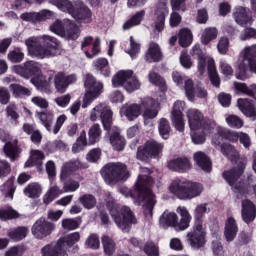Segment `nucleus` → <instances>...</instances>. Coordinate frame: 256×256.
<instances>
[{"mask_svg":"<svg viewBox=\"0 0 256 256\" xmlns=\"http://www.w3.org/2000/svg\"><path fill=\"white\" fill-rule=\"evenodd\" d=\"M151 170L148 168H140V174L135 183L134 192L123 186L120 188V193L124 197H132L139 205L142 206L145 217H153V209L157 203L155 194L151 192L149 187L153 185V179L149 177Z\"/></svg>","mask_w":256,"mask_h":256,"instance_id":"obj_1","label":"nucleus"},{"mask_svg":"<svg viewBox=\"0 0 256 256\" xmlns=\"http://www.w3.org/2000/svg\"><path fill=\"white\" fill-rule=\"evenodd\" d=\"M25 45L28 49V55L36 59H49L59 53L57 39L49 35L30 37L25 40Z\"/></svg>","mask_w":256,"mask_h":256,"instance_id":"obj_2","label":"nucleus"},{"mask_svg":"<svg viewBox=\"0 0 256 256\" xmlns=\"http://www.w3.org/2000/svg\"><path fill=\"white\" fill-rule=\"evenodd\" d=\"M41 67L39 62L30 60L23 65L14 66L12 71L20 75V77H24V79L32 77L30 80L32 85L41 93H51V80L41 73Z\"/></svg>","mask_w":256,"mask_h":256,"instance_id":"obj_3","label":"nucleus"},{"mask_svg":"<svg viewBox=\"0 0 256 256\" xmlns=\"http://www.w3.org/2000/svg\"><path fill=\"white\" fill-rule=\"evenodd\" d=\"M205 213L207 204H198L194 210V225L186 236L192 249H201L207 243V226L203 223Z\"/></svg>","mask_w":256,"mask_h":256,"instance_id":"obj_4","label":"nucleus"},{"mask_svg":"<svg viewBox=\"0 0 256 256\" xmlns=\"http://www.w3.org/2000/svg\"><path fill=\"white\" fill-rule=\"evenodd\" d=\"M168 191L172 193L177 199L181 201H191L201 197L205 188L203 184L199 182H193L191 180L176 178L172 180L168 187Z\"/></svg>","mask_w":256,"mask_h":256,"instance_id":"obj_5","label":"nucleus"},{"mask_svg":"<svg viewBox=\"0 0 256 256\" xmlns=\"http://www.w3.org/2000/svg\"><path fill=\"white\" fill-rule=\"evenodd\" d=\"M191 55L197 59V69L199 74L203 75V73H205V71L208 69V74L212 85H214V87H219L221 81L219 80L215 60L207 55V53L201 49V45L199 44H195L192 47Z\"/></svg>","mask_w":256,"mask_h":256,"instance_id":"obj_6","label":"nucleus"},{"mask_svg":"<svg viewBox=\"0 0 256 256\" xmlns=\"http://www.w3.org/2000/svg\"><path fill=\"white\" fill-rule=\"evenodd\" d=\"M108 199H106L107 208L110 211L112 218L114 219L117 227L122 231H125L137 223V218L131 211V208L123 206L120 210L117 208V204L111 198V193H108Z\"/></svg>","mask_w":256,"mask_h":256,"instance_id":"obj_7","label":"nucleus"},{"mask_svg":"<svg viewBox=\"0 0 256 256\" xmlns=\"http://www.w3.org/2000/svg\"><path fill=\"white\" fill-rule=\"evenodd\" d=\"M186 115L190 131H199V129H204L206 133H215V127H217V124L215 121L205 118L203 112L200 110L191 108L186 112Z\"/></svg>","mask_w":256,"mask_h":256,"instance_id":"obj_8","label":"nucleus"},{"mask_svg":"<svg viewBox=\"0 0 256 256\" xmlns=\"http://www.w3.org/2000/svg\"><path fill=\"white\" fill-rule=\"evenodd\" d=\"M113 87H123L127 93L141 89V82L132 70H120L112 77Z\"/></svg>","mask_w":256,"mask_h":256,"instance_id":"obj_9","label":"nucleus"},{"mask_svg":"<svg viewBox=\"0 0 256 256\" xmlns=\"http://www.w3.org/2000/svg\"><path fill=\"white\" fill-rule=\"evenodd\" d=\"M101 175L109 185L116 181H127L129 171L123 163H108L102 170Z\"/></svg>","mask_w":256,"mask_h":256,"instance_id":"obj_10","label":"nucleus"},{"mask_svg":"<svg viewBox=\"0 0 256 256\" xmlns=\"http://www.w3.org/2000/svg\"><path fill=\"white\" fill-rule=\"evenodd\" d=\"M86 93L83 98L82 108L87 109L101 93H103V83L98 82L91 74H87L84 80Z\"/></svg>","mask_w":256,"mask_h":256,"instance_id":"obj_11","label":"nucleus"},{"mask_svg":"<svg viewBox=\"0 0 256 256\" xmlns=\"http://www.w3.org/2000/svg\"><path fill=\"white\" fill-rule=\"evenodd\" d=\"M102 121L104 129L111 131V125L113 123V111L105 103H99L90 111V121Z\"/></svg>","mask_w":256,"mask_h":256,"instance_id":"obj_12","label":"nucleus"},{"mask_svg":"<svg viewBox=\"0 0 256 256\" xmlns=\"http://www.w3.org/2000/svg\"><path fill=\"white\" fill-rule=\"evenodd\" d=\"M214 133L215 134L211 138V143L216 149H219V147H221L223 139H228V141H232L233 143H235V141H239V137L241 135V132L231 131L227 128L217 125L214 129Z\"/></svg>","mask_w":256,"mask_h":256,"instance_id":"obj_13","label":"nucleus"},{"mask_svg":"<svg viewBox=\"0 0 256 256\" xmlns=\"http://www.w3.org/2000/svg\"><path fill=\"white\" fill-rule=\"evenodd\" d=\"M0 141L5 143L3 151L6 157L15 160L19 155V146L17 145V139H13V136L9 132L0 128Z\"/></svg>","mask_w":256,"mask_h":256,"instance_id":"obj_14","label":"nucleus"},{"mask_svg":"<svg viewBox=\"0 0 256 256\" xmlns=\"http://www.w3.org/2000/svg\"><path fill=\"white\" fill-rule=\"evenodd\" d=\"M162 151L163 144L155 140H148L144 146L138 148L137 159L145 161V159H149V157H158Z\"/></svg>","mask_w":256,"mask_h":256,"instance_id":"obj_15","label":"nucleus"},{"mask_svg":"<svg viewBox=\"0 0 256 256\" xmlns=\"http://www.w3.org/2000/svg\"><path fill=\"white\" fill-rule=\"evenodd\" d=\"M53 231H55V224L44 218L36 220L31 228V233L35 239H45V237H49Z\"/></svg>","mask_w":256,"mask_h":256,"instance_id":"obj_16","label":"nucleus"},{"mask_svg":"<svg viewBox=\"0 0 256 256\" xmlns=\"http://www.w3.org/2000/svg\"><path fill=\"white\" fill-rule=\"evenodd\" d=\"M159 101H161V98L155 100L151 97H145L141 100L142 117L145 122L155 119L159 115Z\"/></svg>","mask_w":256,"mask_h":256,"instance_id":"obj_17","label":"nucleus"},{"mask_svg":"<svg viewBox=\"0 0 256 256\" xmlns=\"http://www.w3.org/2000/svg\"><path fill=\"white\" fill-rule=\"evenodd\" d=\"M71 17L75 19L78 23H91V17L93 13L91 9L83 3L81 0L74 1V10L71 11Z\"/></svg>","mask_w":256,"mask_h":256,"instance_id":"obj_18","label":"nucleus"},{"mask_svg":"<svg viewBox=\"0 0 256 256\" xmlns=\"http://www.w3.org/2000/svg\"><path fill=\"white\" fill-rule=\"evenodd\" d=\"M81 49L88 59H93L101 52V39L99 37L86 36L82 40Z\"/></svg>","mask_w":256,"mask_h":256,"instance_id":"obj_19","label":"nucleus"},{"mask_svg":"<svg viewBox=\"0 0 256 256\" xmlns=\"http://www.w3.org/2000/svg\"><path fill=\"white\" fill-rule=\"evenodd\" d=\"M183 111H185V102L181 100L175 101L171 112V121L177 131H184L185 129Z\"/></svg>","mask_w":256,"mask_h":256,"instance_id":"obj_20","label":"nucleus"},{"mask_svg":"<svg viewBox=\"0 0 256 256\" xmlns=\"http://www.w3.org/2000/svg\"><path fill=\"white\" fill-rule=\"evenodd\" d=\"M169 15V8H167V1L163 0L156 6V21L154 24V33L159 35L165 29V16Z\"/></svg>","mask_w":256,"mask_h":256,"instance_id":"obj_21","label":"nucleus"},{"mask_svg":"<svg viewBox=\"0 0 256 256\" xmlns=\"http://www.w3.org/2000/svg\"><path fill=\"white\" fill-rule=\"evenodd\" d=\"M77 83V75L70 74L65 75V73L60 72L54 76V87L58 93H65L69 85Z\"/></svg>","mask_w":256,"mask_h":256,"instance_id":"obj_22","label":"nucleus"},{"mask_svg":"<svg viewBox=\"0 0 256 256\" xmlns=\"http://www.w3.org/2000/svg\"><path fill=\"white\" fill-rule=\"evenodd\" d=\"M184 89L189 101H195V97H198V99H205L207 97V90L203 86H195L193 80H186Z\"/></svg>","mask_w":256,"mask_h":256,"instance_id":"obj_23","label":"nucleus"},{"mask_svg":"<svg viewBox=\"0 0 256 256\" xmlns=\"http://www.w3.org/2000/svg\"><path fill=\"white\" fill-rule=\"evenodd\" d=\"M41 256H69L67 253V249H63L61 244L58 242H52L50 244H46L40 250Z\"/></svg>","mask_w":256,"mask_h":256,"instance_id":"obj_24","label":"nucleus"},{"mask_svg":"<svg viewBox=\"0 0 256 256\" xmlns=\"http://www.w3.org/2000/svg\"><path fill=\"white\" fill-rule=\"evenodd\" d=\"M241 215L244 223H251L255 221L256 206L251 200L244 199L241 203Z\"/></svg>","mask_w":256,"mask_h":256,"instance_id":"obj_25","label":"nucleus"},{"mask_svg":"<svg viewBox=\"0 0 256 256\" xmlns=\"http://www.w3.org/2000/svg\"><path fill=\"white\" fill-rule=\"evenodd\" d=\"M176 211L180 215V221L177 220L176 222V231H185L189 229L193 217L191 216V213H189L187 207L179 206Z\"/></svg>","mask_w":256,"mask_h":256,"instance_id":"obj_26","label":"nucleus"},{"mask_svg":"<svg viewBox=\"0 0 256 256\" xmlns=\"http://www.w3.org/2000/svg\"><path fill=\"white\" fill-rule=\"evenodd\" d=\"M237 233H239V225H237V220L233 217H228L225 221L224 226V237L228 243L231 241H235V237H237Z\"/></svg>","mask_w":256,"mask_h":256,"instance_id":"obj_27","label":"nucleus"},{"mask_svg":"<svg viewBox=\"0 0 256 256\" xmlns=\"http://www.w3.org/2000/svg\"><path fill=\"white\" fill-rule=\"evenodd\" d=\"M167 167L177 173H187L191 169V162L187 158H175L168 161Z\"/></svg>","mask_w":256,"mask_h":256,"instance_id":"obj_28","label":"nucleus"},{"mask_svg":"<svg viewBox=\"0 0 256 256\" xmlns=\"http://www.w3.org/2000/svg\"><path fill=\"white\" fill-rule=\"evenodd\" d=\"M142 113V106L140 104H125L120 109V115L128 119V121H134Z\"/></svg>","mask_w":256,"mask_h":256,"instance_id":"obj_29","label":"nucleus"},{"mask_svg":"<svg viewBox=\"0 0 256 256\" xmlns=\"http://www.w3.org/2000/svg\"><path fill=\"white\" fill-rule=\"evenodd\" d=\"M237 105L241 113L246 117H249L251 121H256V109L253 103L247 98H240L237 101Z\"/></svg>","mask_w":256,"mask_h":256,"instance_id":"obj_30","label":"nucleus"},{"mask_svg":"<svg viewBox=\"0 0 256 256\" xmlns=\"http://www.w3.org/2000/svg\"><path fill=\"white\" fill-rule=\"evenodd\" d=\"M161 59H163V52L159 44L155 42L150 43L145 54V61L148 63H158Z\"/></svg>","mask_w":256,"mask_h":256,"instance_id":"obj_31","label":"nucleus"},{"mask_svg":"<svg viewBox=\"0 0 256 256\" xmlns=\"http://www.w3.org/2000/svg\"><path fill=\"white\" fill-rule=\"evenodd\" d=\"M177 221H179L177 213L166 210L159 218V225L163 227V229L173 227L175 231H177Z\"/></svg>","mask_w":256,"mask_h":256,"instance_id":"obj_32","label":"nucleus"},{"mask_svg":"<svg viewBox=\"0 0 256 256\" xmlns=\"http://www.w3.org/2000/svg\"><path fill=\"white\" fill-rule=\"evenodd\" d=\"M233 17L238 25L251 23V11L249 8L238 6L234 9Z\"/></svg>","mask_w":256,"mask_h":256,"instance_id":"obj_33","label":"nucleus"},{"mask_svg":"<svg viewBox=\"0 0 256 256\" xmlns=\"http://www.w3.org/2000/svg\"><path fill=\"white\" fill-rule=\"evenodd\" d=\"M43 159H45V154H43V152L39 150H32L29 159L24 164V167L26 169L29 167H37L38 171H41Z\"/></svg>","mask_w":256,"mask_h":256,"instance_id":"obj_34","label":"nucleus"},{"mask_svg":"<svg viewBox=\"0 0 256 256\" xmlns=\"http://www.w3.org/2000/svg\"><path fill=\"white\" fill-rule=\"evenodd\" d=\"M80 240L81 234L79 232H74L60 238L58 240V243L63 249H66L67 251V249L73 247V245H75L76 243H79Z\"/></svg>","mask_w":256,"mask_h":256,"instance_id":"obj_35","label":"nucleus"},{"mask_svg":"<svg viewBox=\"0 0 256 256\" xmlns=\"http://www.w3.org/2000/svg\"><path fill=\"white\" fill-rule=\"evenodd\" d=\"M194 161L202 169V171H205L206 173L211 172L212 164L209 157H207L206 153L203 152H196L194 154Z\"/></svg>","mask_w":256,"mask_h":256,"instance_id":"obj_36","label":"nucleus"},{"mask_svg":"<svg viewBox=\"0 0 256 256\" xmlns=\"http://www.w3.org/2000/svg\"><path fill=\"white\" fill-rule=\"evenodd\" d=\"M51 182V186L49 188V190L47 191V193L44 195L43 197V202L45 203V205H49V203L55 201V199H57V197L63 195V193H65L64 188H59V186L53 184V180L50 181Z\"/></svg>","mask_w":256,"mask_h":256,"instance_id":"obj_37","label":"nucleus"},{"mask_svg":"<svg viewBox=\"0 0 256 256\" xmlns=\"http://www.w3.org/2000/svg\"><path fill=\"white\" fill-rule=\"evenodd\" d=\"M71 25V20H56L52 25H50L49 30L55 35H59V37H64L67 31V28Z\"/></svg>","mask_w":256,"mask_h":256,"instance_id":"obj_38","label":"nucleus"},{"mask_svg":"<svg viewBox=\"0 0 256 256\" xmlns=\"http://www.w3.org/2000/svg\"><path fill=\"white\" fill-rule=\"evenodd\" d=\"M35 116L39 119L41 125L45 127L46 131L51 133L52 131L51 126L53 125V119H54L53 113L49 111H37L35 113Z\"/></svg>","mask_w":256,"mask_h":256,"instance_id":"obj_39","label":"nucleus"},{"mask_svg":"<svg viewBox=\"0 0 256 256\" xmlns=\"http://www.w3.org/2000/svg\"><path fill=\"white\" fill-rule=\"evenodd\" d=\"M178 43L180 47H189L193 43V32L189 28H182L178 33Z\"/></svg>","mask_w":256,"mask_h":256,"instance_id":"obj_40","label":"nucleus"},{"mask_svg":"<svg viewBox=\"0 0 256 256\" xmlns=\"http://www.w3.org/2000/svg\"><path fill=\"white\" fill-rule=\"evenodd\" d=\"M29 235V228L21 226L18 228H12L8 230L7 236L12 239V241H23L25 237Z\"/></svg>","mask_w":256,"mask_h":256,"instance_id":"obj_41","label":"nucleus"},{"mask_svg":"<svg viewBox=\"0 0 256 256\" xmlns=\"http://www.w3.org/2000/svg\"><path fill=\"white\" fill-rule=\"evenodd\" d=\"M114 133L110 136V143L115 151L125 149V138L119 133V128H114Z\"/></svg>","mask_w":256,"mask_h":256,"instance_id":"obj_42","label":"nucleus"},{"mask_svg":"<svg viewBox=\"0 0 256 256\" xmlns=\"http://www.w3.org/2000/svg\"><path fill=\"white\" fill-rule=\"evenodd\" d=\"M219 36V30L215 27H208L206 28L201 35V44L202 45H209L211 41H215Z\"/></svg>","mask_w":256,"mask_h":256,"instance_id":"obj_43","label":"nucleus"},{"mask_svg":"<svg viewBox=\"0 0 256 256\" xmlns=\"http://www.w3.org/2000/svg\"><path fill=\"white\" fill-rule=\"evenodd\" d=\"M79 165V161H70L68 163H65L61 168L60 180L65 181L67 177L71 176L74 171H77V169H79Z\"/></svg>","mask_w":256,"mask_h":256,"instance_id":"obj_44","label":"nucleus"},{"mask_svg":"<svg viewBox=\"0 0 256 256\" xmlns=\"http://www.w3.org/2000/svg\"><path fill=\"white\" fill-rule=\"evenodd\" d=\"M41 193H43V189L39 183H30L24 188V195L29 199H37V197H41Z\"/></svg>","mask_w":256,"mask_h":256,"instance_id":"obj_45","label":"nucleus"},{"mask_svg":"<svg viewBox=\"0 0 256 256\" xmlns=\"http://www.w3.org/2000/svg\"><path fill=\"white\" fill-rule=\"evenodd\" d=\"M143 17H145V10L137 12L134 16H132L128 21L123 24V30L129 31V29H132V27H137V25H141Z\"/></svg>","mask_w":256,"mask_h":256,"instance_id":"obj_46","label":"nucleus"},{"mask_svg":"<svg viewBox=\"0 0 256 256\" xmlns=\"http://www.w3.org/2000/svg\"><path fill=\"white\" fill-rule=\"evenodd\" d=\"M51 4L55 5L60 11L69 13V15L75 9V2H71L70 0H51Z\"/></svg>","mask_w":256,"mask_h":256,"instance_id":"obj_47","label":"nucleus"},{"mask_svg":"<svg viewBox=\"0 0 256 256\" xmlns=\"http://www.w3.org/2000/svg\"><path fill=\"white\" fill-rule=\"evenodd\" d=\"M220 151L221 153L227 157V159H230V161H237L239 159V152L230 144H220Z\"/></svg>","mask_w":256,"mask_h":256,"instance_id":"obj_48","label":"nucleus"},{"mask_svg":"<svg viewBox=\"0 0 256 256\" xmlns=\"http://www.w3.org/2000/svg\"><path fill=\"white\" fill-rule=\"evenodd\" d=\"M94 67L104 77H109L111 75V69H109V61L105 58H99L98 60L94 61Z\"/></svg>","mask_w":256,"mask_h":256,"instance_id":"obj_49","label":"nucleus"},{"mask_svg":"<svg viewBox=\"0 0 256 256\" xmlns=\"http://www.w3.org/2000/svg\"><path fill=\"white\" fill-rule=\"evenodd\" d=\"M101 133V126L99 124H94L91 126L88 132L89 144L95 145V143H99L101 139Z\"/></svg>","mask_w":256,"mask_h":256,"instance_id":"obj_50","label":"nucleus"},{"mask_svg":"<svg viewBox=\"0 0 256 256\" xmlns=\"http://www.w3.org/2000/svg\"><path fill=\"white\" fill-rule=\"evenodd\" d=\"M192 142L195 145H202V143H205V135H213V133H209L205 131V129H199V130H191L190 132Z\"/></svg>","mask_w":256,"mask_h":256,"instance_id":"obj_51","label":"nucleus"},{"mask_svg":"<svg viewBox=\"0 0 256 256\" xmlns=\"http://www.w3.org/2000/svg\"><path fill=\"white\" fill-rule=\"evenodd\" d=\"M129 42L130 48H127L125 53L130 55L131 59H137V55L141 53V44H139V42H137L133 36H130Z\"/></svg>","mask_w":256,"mask_h":256,"instance_id":"obj_52","label":"nucleus"},{"mask_svg":"<svg viewBox=\"0 0 256 256\" xmlns=\"http://www.w3.org/2000/svg\"><path fill=\"white\" fill-rule=\"evenodd\" d=\"M148 80L152 85H156V87H160L161 91H165L167 89V86H165V80L155 72V70H152L148 73Z\"/></svg>","mask_w":256,"mask_h":256,"instance_id":"obj_53","label":"nucleus"},{"mask_svg":"<svg viewBox=\"0 0 256 256\" xmlns=\"http://www.w3.org/2000/svg\"><path fill=\"white\" fill-rule=\"evenodd\" d=\"M102 245H103L104 253L106 255H113L115 253L116 244L113 238L107 235L102 236Z\"/></svg>","mask_w":256,"mask_h":256,"instance_id":"obj_54","label":"nucleus"},{"mask_svg":"<svg viewBox=\"0 0 256 256\" xmlns=\"http://www.w3.org/2000/svg\"><path fill=\"white\" fill-rule=\"evenodd\" d=\"M158 131L162 139H169V135L171 133V125L169 124L168 119L161 118L159 120Z\"/></svg>","mask_w":256,"mask_h":256,"instance_id":"obj_55","label":"nucleus"},{"mask_svg":"<svg viewBox=\"0 0 256 256\" xmlns=\"http://www.w3.org/2000/svg\"><path fill=\"white\" fill-rule=\"evenodd\" d=\"M78 200L84 209H93L97 205V199L91 194H84Z\"/></svg>","mask_w":256,"mask_h":256,"instance_id":"obj_56","label":"nucleus"},{"mask_svg":"<svg viewBox=\"0 0 256 256\" xmlns=\"http://www.w3.org/2000/svg\"><path fill=\"white\" fill-rule=\"evenodd\" d=\"M6 115L10 119L12 125L19 124V113H17V106L10 104L6 107Z\"/></svg>","mask_w":256,"mask_h":256,"instance_id":"obj_57","label":"nucleus"},{"mask_svg":"<svg viewBox=\"0 0 256 256\" xmlns=\"http://www.w3.org/2000/svg\"><path fill=\"white\" fill-rule=\"evenodd\" d=\"M225 121L228 127H231L232 129H241L244 125L243 120L239 118V116L233 114L226 116Z\"/></svg>","mask_w":256,"mask_h":256,"instance_id":"obj_58","label":"nucleus"},{"mask_svg":"<svg viewBox=\"0 0 256 256\" xmlns=\"http://www.w3.org/2000/svg\"><path fill=\"white\" fill-rule=\"evenodd\" d=\"M230 45L231 42L229 41V38L227 36L220 37L217 43L218 53H220V55H227Z\"/></svg>","mask_w":256,"mask_h":256,"instance_id":"obj_59","label":"nucleus"},{"mask_svg":"<svg viewBox=\"0 0 256 256\" xmlns=\"http://www.w3.org/2000/svg\"><path fill=\"white\" fill-rule=\"evenodd\" d=\"M86 249H99L101 247V242L99 241V236L97 234H90L85 243H84Z\"/></svg>","mask_w":256,"mask_h":256,"instance_id":"obj_60","label":"nucleus"},{"mask_svg":"<svg viewBox=\"0 0 256 256\" xmlns=\"http://www.w3.org/2000/svg\"><path fill=\"white\" fill-rule=\"evenodd\" d=\"M10 89L12 90L14 97H24L25 95L29 97V95H31V90H29V88L19 84H12Z\"/></svg>","mask_w":256,"mask_h":256,"instance_id":"obj_61","label":"nucleus"},{"mask_svg":"<svg viewBox=\"0 0 256 256\" xmlns=\"http://www.w3.org/2000/svg\"><path fill=\"white\" fill-rule=\"evenodd\" d=\"M79 221L73 218H65L62 220V229L65 231H75V229H79Z\"/></svg>","mask_w":256,"mask_h":256,"instance_id":"obj_62","label":"nucleus"},{"mask_svg":"<svg viewBox=\"0 0 256 256\" xmlns=\"http://www.w3.org/2000/svg\"><path fill=\"white\" fill-rule=\"evenodd\" d=\"M24 58L25 54L19 48L11 50L8 53V59L9 61H11V63H21V61H23Z\"/></svg>","mask_w":256,"mask_h":256,"instance_id":"obj_63","label":"nucleus"},{"mask_svg":"<svg viewBox=\"0 0 256 256\" xmlns=\"http://www.w3.org/2000/svg\"><path fill=\"white\" fill-rule=\"evenodd\" d=\"M64 37H66V39H72V40L77 39V37H79V27H77V25H75L70 21V24L66 28Z\"/></svg>","mask_w":256,"mask_h":256,"instance_id":"obj_64","label":"nucleus"}]
</instances>
